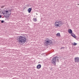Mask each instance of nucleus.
<instances>
[{
	"label": "nucleus",
	"mask_w": 79,
	"mask_h": 79,
	"mask_svg": "<svg viewBox=\"0 0 79 79\" xmlns=\"http://www.w3.org/2000/svg\"><path fill=\"white\" fill-rule=\"evenodd\" d=\"M64 47H62L60 48V49H61H61H64Z\"/></svg>",
	"instance_id": "obj_19"
},
{
	"label": "nucleus",
	"mask_w": 79,
	"mask_h": 79,
	"mask_svg": "<svg viewBox=\"0 0 79 79\" xmlns=\"http://www.w3.org/2000/svg\"><path fill=\"white\" fill-rule=\"evenodd\" d=\"M10 15H11V13H10V14H5V15H4V16L6 18H7V19H8V18L10 16Z\"/></svg>",
	"instance_id": "obj_5"
},
{
	"label": "nucleus",
	"mask_w": 79,
	"mask_h": 79,
	"mask_svg": "<svg viewBox=\"0 0 79 79\" xmlns=\"http://www.w3.org/2000/svg\"><path fill=\"white\" fill-rule=\"evenodd\" d=\"M5 6V5L4 6H2L1 7V8H4Z\"/></svg>",
	"instance_id": "obj_16"
},
{
	"label": "nucleus",
	"mask_w": 79,
	"mask_h": 79,
	"mask_svg": "<svg viewBox=\"0 0 79 79\" xmlns=\"http://www.w3.org/2000/svg\"><path fill=\"white\" fill-rule=\"evenodd\" d=\"M5 21H4V20H2L1 23H4Z\"/></svg>",
	"instance_id": "obj_17"
},
{
	"label": "nucleus",
	"mask_w": 79,
	"mask_h": 79,
	"mask_svg": "<svg viewBox=\"0 0 79 79\" xmlns=\"http://www.w3.org/2000/svg\"><path fill=\"white\" fill-rule=\"evenodd\" d=\"M68 32L69 34H72L73 33V31H72V30L71 29H69L68 30Z\"/></svg>",
	"instance_id": "obj_7"
},
{
	"label": "nucleus",
	"mask_w": 79,
	"mask_h": 79,
	"mask_svg": "<svg viewBox=\"0 0 79 79\" xmlns=\"http://www.w3.org/2000/svg\"><path fill=\"white\" fill-rule=\"evenodd\" d=\"M77 43H76L75 42L74 43H73L74 45H77Z\"/></svg>",
	"instance_id": "obj_18"
},
{
	"label": "nucleus",
	"mask_w": 79,
	"mask_h": 79,
	"mask_svg": "<svg viewBox=\"0 0 79 79\" xmlns=\"http://www.w3.org/2000/svg\"><path fill=\"white\" fill-rule=\"evenodd\" d=\"M2 18V15H0V18Z\"/></svg>",
	"instance_id": "obj_20"
},
{
	"label": "nucleus",
	"mask_w": 79,
	"mask_h": 79,
	"mask_svg": "<svg viewBox=\"0 0 79 79\" xmlns=\"http://www.w3.org/2000/svg\"><path fill=\"white\" fill-rule=\"evenodd\" d=\"M78 5H79V4H78Z\"/></svg>",
	"instance_id": "obj_23"
},
{
	"label": "nucleus",
	"mask_w": 79,
	"mask_h": 79,
	"mask_svg": "<svg viewBox=\"0 0 79 79\" xmlns=\"http://www.w3.org/2000/svg\"><path fill=\"white\" fill-rule=\"evenodd\" d=\"M8 13H11V9L9 10H8Z\"/></svg>",
	"instance_id": "obj_15"
},
{
	"label": "nucleus",
	"mask_w": 79,
	"mask_h": 79,
	"mask_svg": "<svg viewBox=\"0 0 79 79\" xmlns=\"http://www.w3.org/2000/svg\"><path fill=\"white\" fill-rule=\"evenodd\" d=\"M40 68H41V64H39L36 67V68L37 69H40Z\"/></svg>",
	"instance_id": "obj_8"
},
{
	"label": "nucleus",
	"mask_w": 79,
	"mask_h": 79,
	"mask_svg": "<svg viewBox=\"0 0 79 79\" xmlns=\"http://www.w3.org/2000/svg\"><path fill=\"white\" fill-rule=\"evenodd\" d=\"M33 21H34L35 22H36L37 21V18H34L33 19Z\"/></svg>",
	"instance_id": "obj_11"
},
{
	"label": "nucleus",
	"mask_w": 79,
	"mask_h": 79,
	"mask_svg": "<svg viewBox=\"0 0 79 79\" xmlns=\"http://www.w3.org/2000/svg\"><path fill=\"white\" fill-rule=\"evenodd\" d=\"M62 22L60 21H56L55 23V26L57 27H60L61 26H62Z\"/></svg>",
	"instance_id": "obj_4"
},
{
	"label": "nucleus",
	"mask_w": 79,
	"mask_h": 79,
	"mask_svg": "<svg viewBox=\"0 0 79 79\" xmlns=\"http://www.w3.org/2000/svg\"><path fill=\"white\" fill-rule=\"evenodd\" d=\"M56 61L59 63V57L56 56L54 57L51 60V62L54 65H56Z\"/></svg>",
	"instance_id": "obj_2"
},
{
	"label": "nucleus",
	"mask_w": 79,
	"mask_h": 79,
	"mask_svg": "<svg viewBox=\"0 0 79 79\" xmlns=\"http://www.w3.org/2000/svg\"><path fill=\"white\" fill-rule=\"evenodd\" d=\"M75 62L76 63H78L79 62V57H76L74 58Z\"/></svg>",
	"instance_id": "obj_6"
},
{
	"label": "nucleus",
	"mask_w": 79,
	"mask_h": 79,
	"mask_svg": "<svg viewBox=\"0 0 79 79\" xmlns=\"http://www.w3.org/2000/svg\"><path fill=\"white\" fill-rule=\"evenodd\" d=\"M71 35L74 38H76V35H75V34H74V33H71Z\"/></svg>",
	"instance_id": "obj_9"
},
{
	"label": "nucleus",
	"mask_w": 79,
	"mask_h": 79,
	"mask_svg": "<svg viewBox=\"0 0 79 79\" xmlns=\"http://www.w3.org/2000/svg\"><path fill=\"white\" fill-rule=\"evenodd\" d=\"M3 15H4L5 14V10H3L2 12Z\"/></svg>",
	"instance_id": "obj_13"
},
{
	"label": "nucleus",
	"mask_w": 79,
	"mask_h": 79,
	"mask_svg": "<svg viewBox=\"0 0 79 79\" xmlns=\"http://www.w3.org/2000/svg\"><path fill=\"white\" fill-rule=\"evenodd\" d=\"M50 69H52V68H51Z\"/></svg>",
	"instance_id": "obj_22"
},
{
	"label": "nucleus",
	"mask_w": 79,
	"mask_h": 79,
	"mask_svg": "<svg viewBox=\"0 0 79 79\" xmlns=\"http://www.w3.org/2000/svg\"><path fill=\"white\" fill-rule=\"evenodd\" d=\"M9 11H8V10H5V14H7Z\"/></svg>",
	"instance_id": "obj_14"
},
{
	"label": "nucleus",
	"mask_w": 79,
	"mask_h": 79,
	"mask_svg": "<svg viewBox=\"0 0 79 79\" xmlns=\"http://www.w3.org/2000/svg\"><path fill=\"white\" fill-rule=\"evenodd\" d=\"M56 36H58V37H60V33H57L56 34Z\"/></svg>",
	"instance_id": "obj_12"
},
{
	"label": "nucleus",
	"mask_w": 79,
	"mask_h": 79,
	"mask_svg": "<svg viewBox=\"0 0 79 79\" xmlns=\"http://www.w3.org/2000/svg\"><path fill=\"white\" fill-rule=\"evenodd\" d=\"M53 43L52 42V41L48 39H46L45 40L44 44L46 46L48 45V44H52V45H53Z\"/></svg>",
	"instance_id": "obj_3"
},
{
	"label": "nucleus",
	"mask_w": 79,
	"mask_h": 79,
	"mask_svg": "<svg viewBox=\"0 0 79 79\" xmlns=\"http://www.w3.org/2000/svg\"><path fill=\"white\" fill-rule=\"evenodd\" d=\"M26 38L25 36H20L19 38V43L24 44L26 42Z\"/></svg>",
	"instance_id": "obj_1"
},
{
	"label": "nucleus",
	"mask_w": 79,
	"mask_h": 79,
	"mask_svg": "<svg viewBox=\"0 0 79 79\" xmlns=\"http://www.w3.org/2000/svg\"><path fill=\"white\" fill-rule=\"evenodd\" d=\"M2 10H1L0 12H1L2 13Z\"/></svg>",
	"instance_id": "obj_21"
},
{
	"label": "nucleus",
	"mask_w": 79,
	"mask_h": 79,
	"mask_svg": "<svg viewBox=\"0 0 79 79\" xmlns=\"http://www.w3.org/2000/svg\"><path fill=\"white\" fill-rule=\"evenodd\" d=\"M32 10V8H29L27 10V11L28 13H30V12H31V11Z\"/></svg>",
	"instance_id": "obj_10"
}]
</instances>
